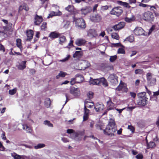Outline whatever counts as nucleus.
<instances>
[{
  "mask_svg": "<svg viewBox=\"0 0 159 159\" xmlns=\"http://www.w3.org/2000/svg\"><path fill=\"white\" fill-rule=\"evenodd\" d=\"M143 19L145 20L152 22L153 21L154 17L152 12L147 11L144 13Z\"/></svg>",
  "mask_w": 159,
  "mask_h": 159,
  "instance_id": "nucleus-3",
  "label": "nucleus"
},
{
  "mask_svg": "<svg viewBox=\"0 0 159 159\" xmlns=\"http://www.w3.org/2000/svg\"><path fill=\"white\" fill-rule=\"evenodd\" d=\"M108 79L109 81L113 84H118L117 77L114 74L110 75Z\"/></svg>",
  "mask_w": 159,
  "mask_h": 159,
  "instance_id": "nucleus-7",
  "label": "nucleus"
},
{
  "mask_svg": "<svg viewBox=\"0 0 159 159\" xmlns=\"http://www.w3.org/2000/svg\"><path fill=\"white\" fill-rule=\"evenodd\" d=\"M154 27L153 26H152L149 30V32H148V35L150 34L154 30Z\"/></svg>",
  "mask_w": 159,
  "mask_h": 159,
  "instance_id": "nucleus-59",
  "label": "nucleus"
},
{
  "mask_svg": "<svg viewBox=\"0 0 159 159\" xmlns=\"http://www.w3.org/2000/svg\"><path fill=\"white\" fill-rule=\"evenodd\" d=\"M26 61H22L21 63L17 66L18 68L20 70H23L26 67L25 64Z\"/></svg>",
  "mask_w": 159,
  "mask_h": 159,
  "instance_id": "nucleus-27",
  "label": "nucleus"
},
{
  "mask_svg": "<svg viewBox=\"0 0 159 159\" xmlns=\"http://www.w3.org/2000/svg\"><path fill=\"white\" fill-rule=\"evenodd\" d=\"M130 94L131 97L133 98H134L136 96V94L134 92H130Z\"/></svg>",
  "mask_w": 159,
  "mask_h": 159,
  "instance_id": "nucleus-62",
  "label": "nucleus"
},
{
  "mask_svg": "<svg viewBox=\"0 0 159 159\" xmlns=\"http://www.w3.org/2000/svg\"><path fill=\"white\" fill-rule=\"evenodd\" d=\"M98 6V4H95L93 7V11L95 12L97 10V8Z\"/></svg>",
  "mask_w": 159,
  "mask_h": 159,
  "instance_id": "nucleus-63",
  "label": "nucleus"
},
{
  "mask_svg": "<svg viewBox=\"0 0 159 159\" xmlns=\"http://www.w3.org/2000/svg\"><path fill=\"white\" fill-rule=\"evenodd\" d=\"M143 72V70L142 69H138L135 70V73L136 74H141Z\"/></svg>",
  "mask_w": 159,
  "mask_h": 159,
  "instance_id": "nucleus-49",
  "label": "nucleus"
},
{
  "mask_svg": "<svg viewBox=\"0 0 159 159\" xmlns=\"http://www.w3.org/2000/svg\"><path fill=\"white\" fill-rule=\"evenodd\" d=\"M128 129H129L133 133L134 131V127L132 125H128Z\"/></svg>",
  "mask_w": 159,
  "mask_h": 159,
  "instance_id": "nucleus-53",
  "label": "nucleus"
},
{
  "mask_svg": "<svg viewBox=\"0 0 159 159\" xmlns=\"http://www.w3.org/2000/svg\"><path fill=\"white\" fill-rule=\"evenodd\" d=\"M98 35L97 31L94 29H91L87 31V36L90 38L95 37Z\"/></svg>",
  "mask_w": 159,
  "mask_h": 159,
  "instance_id": "nucleus-9",
  "label": "nucleus"
},
{
  "mask_svg": "<svg viewBox=\"0 0 159 159\" xmlns=\"http://www.w3.org/2000/svg\"><path fill=\"white\" fill-rule=\"evenodd\" d=\"M84 113L83 116V121H85L89 117V110L86 108L84 107Z\"/></svg>",
  "mask_w": 159,
  "mask_h": 159,
  "instance_id": "nucleus-21",
  "label": "nucleus"
},
{
  "mask_svg": "<svg viewBox=\"0 0 159 159\" xmlns=\"http://www.w3.org/2000/svg\"><path fill=\"white\" fill-rule=\"evenodd\" d=\"M84 80V78L82 76L80 75H76L75 78H73L71 79L70 81V84L71 85H73L76 82L80 83L81 82Z\"/></svg>",
  "mask_w": 159,
  "mask_h": 159,
  "instance_id": "nucleus-5",
  "label": "nucleus"
},
{
  "mask_svg": "<svg viewBox=\"0 0 159 159\" xmlns=\"http://www.w3.org/2000/svg\"><path fill=\"white\" fill-rule=\"evenodd\" d=\"M61 14V12L58 11L57 12L52 11L50 12L48 17V18L51 17L53 16H60Z\"/></svg>",
  "mask_w": 159,
  "mask_h": 159,
  "instance_id": "nucleus-22",
  "label": "nucleus"
},
{
  "mask_svg": "<svg viewBox=\"0 0 159 159\" xmlns=\"http://www.w3.org/2000/svg\"><path fill=\"white\" fill-rule=\"evenodd\" d=\"M117 58V56L116 55L111 56L110 58V61L111 62H113L114 61L116 60Z\"/></svg>",
  "mask_w": 159,
  "mask_h": 159,
  "instance_id": "nucleus-44",
  "label": "nucleus"
},
{
  "mask_svg": "<svg viewBox=\"0 0 159 159\" xmlns=\"http://www.w3.org/2000/svg\"><path fill=\"white\" fill-rule=\"evenodd\" d=\"M117 131L116 126L114 119H110L106 128L103 130L104 133L110 136H114V133Z\"/></svg>",
  "mask_w": 159,
  "mask_h": 159,
  "instance_id": "nucleus-1",
  "label": "nucleus"
},
{
  "mask_svg": "<svg viewBox=\"0 0 159 159\" xmlns=\"http://www.w3.org/2000/svg\"><path fill=\"white\" fill-rule=\"evenodd\" d=\"M92 8L90 7H83L81 10V14L85 15L90 13L92 11Z\"/></svg>",
  "mask_w": 159,
  "mask_h": 159,
  "instance_id": "nucleus-10",
  "label": "nucleus"
},
{
  "mask_svg": "<svg viewBox=\"0 0 159 159\" xmlns=\"http://www.w3.org/2000/svg\"><path fill=\"white\" fill-rule=\"evenodd\" d=\"M73 41L72 40H70V43H69L68 45L65 48H70L71 47L73 46Z\"/></svg>",
  "mask_w": 159,
  "mask_h": 159,
  "instance_id": "nucleus-48",
  "label": "nucleus"
},
{
  "mask_svg": "<svg viewBox=\"0 0 159 159\" xmlns=\"http://www.w3.org/2000/svg\"><path fill=\"white\" fill-rule=\"evenodd\" d=\"M59 36L58 33L55 32H52L50 34L49 37L51 39H54L58 38Z\"/></svg>",
  "mask_w": 159,
  "mask_h": 159,
  "instance_id": "nucleus-25",
  "label": "nucleus"
},
{
  "mask_svg": "<svg viewBox=\"0 0 159 159\" xmlns=\"http://www.w3.org/2000/svg\"><path fill=\"white\" fill-rule=\"evenodd\" d=\"M155 146V144L153 142H150L147 144V149L152 148Z\"/></svg>",
  "mask_w": 159,
  "mask_h": 159,
  "instance_id": "nucleus-32",
  "label": "nucleus"
},
{
  "mask_svg": "<svg viewBox=\"0 0 159 159\" xmlns=\"http://www.w3.org/2000/svg\"><path fill=\"white\" fill-rule=\"evenodd\" d=\"M65 9L70 13L74 14L75 10L74 7L72 5H69L68 7H66Z\"/></svg>",
  "mask_w": 159,
  "mask_h": 159,
  "instance_id": "nucleus-24",
  "label": "nucleus"
},
{
  "mask_svg": "<svg viewBox=\"0 0 159 159\" xmlns=\"http://www.w3.org/2000/svg\"><path fill=\"white\" fill-rule=\"evenodd\" d=\"M66 41V37L64 36H62L59 38V43L61 44H62L64 43Z\"/></svg>",
  "mask_w": 159,
  "mask_h": 159,
  "instance_id": "nucleus-34",
  "label": "nucleus"
},
{
  "mask_svg": "<svg viewBox=\"0 0 159 159\" xmlns=\"http://www.w3.org/2000/svg\"><path fill=\"white\" fill-rule=\"evenodd\" d=\"M11 156L14 159H20L21 158V156L16 154L15 153L11 154Z\"/></svg>",
  "mask_w": 159,
  "mask_h": 159,
  "instance_id": "nucleus-39",
  "label": "nucleus"
},
{
  "mask_svg": "<svg viewBox=\"0 0 159 159\" xmlns=\"http://www.w3.org/2000/svg\"><path fill=\"white\" fill-rule=\"evenodd\" d=\"M43 21V19L41 16L36 15L34 18V24L35 25H38Z\"/></svg>",
  "mask_w": 159,
  "mask_h": 159,
  "instance_id": "nucleus-18",
  "label": "nucleus"
},
{
  "mask_svg": "<svg viewBox=\"0 0 159 159\" xmlns=\"http://www.w3.org/2000/svg\"><path fill=\"white\" fill-rule=\"evenodd\" d=\"M134 34L136 35H142L144 34L143 29L140 27H137L134 30Z\"/></svg>",
  "mask_w": 159,
  "mask_h": 159,
  "instance_id": "nucleus-13",
  "label": "nucleus"
},
{
  "mask_svg": "<svg viewBox=\"0 0 159 159\" xmlns=\"http://www.w3.org/2000/svg\"><path fill=\"white\" fill-rule=\"evenodd\" d=\"M69 94L68 93H66L65 94L66 97V102L65 103V104L69 100V98H70V96H69Z\"/></svg>",
  "mask_w": 159,
  "mask_h": 159,
  "instance_id": "nucleus-57",
  "label": "nucleus"
},
{
  "mask_svg": "<svg viewBox=\"0 0 159 159\" xmlns=\"http://www.w3.org/2000/svg\"><path fill=\"white\" fill-rule=\"evenodd\" d=\"M45 103L46 106L48 107H49L51 103L50 99L49 98H46L45 99Z\"/></svg>",
  "mask_w": 159,
  "mask_h": 159,
  "instance_id": "nucleus-38",
  "label": "nucleus"
},
{
  "mask_svg": "<svg viewBox=\"0 0 159 159\" xmlns=\"http://www.w3.org/2000/svg\"><path fill=\"white\" fill-rule=\"evenodd\" d=\"M117 52L118 53L124 54L125 52L123 48H120L118 49Z\"/></svg>",
  "mask_w": 159,
  "mask_h": 159,
  "instance_id": "nucleus-47",
  "label": "nucleus"
},
{
  "mask_svg": "<svg viewBox=\"0 0 159 159\" xmlns=\"http://www.w3.org/2000/svg\"><path fill=\"white\" fill-rule=\"evenodd\" d=\"M66 75V73L61 71L56 76V78L57 79H59L60 77H64Z\"/></svg>",
  "mask_w": 159,
  "mask_h": 159,
  "instance_id": "nucleus-31",
  "label": "nucleus"
},
{
  "mask_svg": "<svg viewBox=\"0 0 159 159\" xmlns=\"http://www.w3.org/2000/svg\"><path fill=\"white\" fill-rule=\"evenodd\" d=\"M70 55H67V57L65 58H64L62 60H61L59 61L61 62H65V61H68L69 58L70 57Z\"/></svg>",
  "mask_w": 159,
  "mask_h": 159,
  "instance_id": "nucleus-45",
  "label": "nucleus"
},
{
  "mask_svg": "<svg viewBox=\"0 0 159 159\" xmlns=\"http://www.w3.org/2000/svg\"><path fill=\"white\" fill-rule=\"evenodd\" d=\"M45 146V145L43 143H39L37 145L35 146L34 148L36 149H37L41 148H43Z\"/></svg>",
  "mask_w": 159,
  "mask_h": 159,
  "instance_id": "nucleus-37",
  "label": "nucleus"
},
{
  "mask_svg": "<svg viewBox=\"0 0 159 159\" xmlns=\"http://www.w3.org/2000/svg\"><path fill=\"white\" fill-rule=\"evenodd\" d=\"M147 78L148 83L151 85H154L156 81V78L155 75L148 73L147 74Z\"/></svg>",
  "mask_w": 159,
  "mask_h": 159,
  "instance_id": "nucleus-4",
  "label": "nucleus"
},
{
  "mask_svg": "<svg viewBox=\"0 0 159 159\" xmlns=\"http://www.w3.org/2000/svg\"><path fill=\"white\" fill-rule=\"evenodd\" d=\"M128 88H127L126 87L124 86L122 90V91L124 92H127L128 91Z\"/></svg>",
  "mask_w": 159,
  "mask_h": 159,
  "instance_id": "nucleus-64",
  "label": "nucleus"
},
{
  "mask_svg": "<svg viewBox=\"0 0 159 159\" xmlns=\"http://www.w3.org/2000/svg\"><path fill=\"white\" fill-rule=\"evenodd\" d=\"M1 137L2 139L4 140H5L6 139V138L5 135V133L4 132H3L2 134Z\"/></svg>",
  "mask_w": 159,
  "mask_h": 159,
  "instance_id": "nucleus-60",
  "label": "nucleus"
},
{
  "mask_svg": "<svg viewBox=\"0 0 159 159\" xmlns=\"http://www.w3.org/2000/svg\"><path fill=\"white\" fill-rule=\"evenodd\" d=\"M91 20L94 22H98L102 19L101 16L98 14H96L94 16L90 17Z\"/></svg>",
  "mask_w": 159,
  "mask_h": 159,
  "instance_id": "nucleus-15",
  "label": "nucleus"
},
{
  "mask_svg": "<svg viewBox=\"0 0 159 159\" xmlns=\"http://www.w3.org/2000/svg\"><path fill=\"white\" fill-rule=\"evenodd\" d=\"M135 157L137 159H142L143 157V156L142 154H139L135 156Z\"/></svg>",
  "mask_w": 159,
  "mask_h": 159,
  "instance_id": "nucleus-54",
  "label": "nucleus"
},
{
  "mask_svg": "<svg viewBox=\"0 0 159 159\" xmlns=\"http://www.w3.org/2000/svg\"><path fill=\"white\" fill-rule=\"evenodd\" d=\"M16 88H15L12 89L10 90L9 91V94L10 95H14L16 92Z\"/></svg>",
  "mask_w": 159,
  "mask_h": 159,
  "instance_id": "nucleus-43",
  "label": "nucleus"
},
{
  "mask_svg": "<svg viewBox=\"0 0 159 159\" xmlns=\"http://www.w3.org/2000/svg\"><path fill=\"white\" fill-rule=\"evenodd\" d=\"M118 3L119 4L124 6L126 7H127L128 5V4L127 3L123 2L120 1H118Z\"/></svg>",
  "mask_w": 159,
  "mask_h": 159,
  "instance_id": "nucleus-42",
  "label": "nucleus"
},
{
  "mask_svg": "<svg viewBox=\"0 0 159 159\" xmlns=\"http://www.w3.org/2000/svg\"><path fill=\"white\" fill-rule=\"evenodd\" d=\"M125 25V23L124 22H120L117 24H116L112 28L116 31L119 30L123 28Z\"/></svg>",
  "mask_w": 159,
  "mask_h": 159,
  "instance_id": "nucleus-12",
  "label": "nucleus"
},
{
  "mask_svg": "<svg viewBox=\"0 0 159 159\" xmlns=\"http://www.w3.org/2000/svg\"><path fill=\"white\" fill-rule=\"evenodd\" d=\"M146 94V93L145 92H141L138 94V96L139 98L147 100V98L145 97Z\"/></svg>",
  "mask_w": 159,
  "mask_h": 159,
  "instance_id": "nucleus-29",
  "label": "nucleus"
},
{
  "mask_svg": "<svg viewBox=\"0 0 159 159\" xmlns=\"http://www.w3.org/2000/svg\"><path fill=\"white\" fill-rule=\"evenodd\" d=\"M61 140L65 143H66L69 142V140L67 138H61Z\"/></svg>",
  "mask_w": 159,
  "mask_h": 159,
  "instance_id": "nucleus-58",
  "label": "nucleus"
},
{
  "mask_svg": "<svg viewBox=\"0 0 159 159\" xmlns=\"http://www.w3.org/2000/svg\"><path fill=\"white\" fill-rule=\"evenodd\" d=\"M108 8L107 6H102L101 7V9L102 11H104L107 10Z\"/></svg>",
  "mask_w": 159,
  "mask_h": 159,
  "instance_id": "nucleus-55",
  "label": "nucleus"
},
{
  "mask_svg": "<svg viewBox=\"0 0 159 159\" xmlns=\"http://www.w3.org/2000/svg\"><path fill=\"white\" fill-rule=\"evenodd\" d=\"M125 40L128 41L130 43H132L134 41V37L133 35H131L127 38Z\"/></svg>",
  "mask_w": 159,
  "mask_h": 159,
  "instance_id": "nucleus-35",
  "label": "nucleus"
},
{
  "mask_svg": "<svg viewBox=\"0 0 159 159\" xmlns=\"http://www.w3.org/2000/svg\"><path fill=\"white\" fill-rule=\"evenodd\" d=\"M135 19L134 16H132L131 17L129 18L126 17L125 18V20L127 22H131L134 20Z\"/></svg>",
  "mask_w": 159,
  "mask_h": 159,
  "instance_id": "nucleus-33",
  "label": "nucleus"
},
{
  "mask_svg": "<svg viewBox=\"0 0 159 159\" xmlns=\"http://www.w3.org/2000/svg\"><path fill=\"white\" fill-rule=\"evenodd\" d=\"M0 50L2 51L3 52L5 51V49L3 46L1 44H0Z\"/></svg>",
  "mask_w": 159,
  "mask_h": 159,
  "instance_id": "nucleus-61",
  "label": "nucleus"
},
{
  "mask_svg": "<svg viewBox=\"0 0 159 159\" xmlns=\"http://www.w3.org/2000/svg\"><path fill=\"white\" fill-rule=\"evenodd\" d=\"M70 93L75 96H79L80 94V91L79 89L72 87L70 90Z\"/></svg>",
  "mask_w": 159,
  "mask_h": 159,
  "instance_id": "nucleus-11",
  "label": "nucleus"
},
{
  "mask_svg": "<svg viewBox=\"0 0 159 159\" xmlns=\"http://www.w3.org/2000/svg\"><path fill=\"white\" fill-rule=\"evenodd\" d=\"M16 45L17 46L20 48L21 47V40L20 39H17L16 40Z\"/></svg>",
  "mask_w": 159,
  "mask_h": 159,
  "instance_id": "nucleus-46",
  "label": "nucleus"
},
{
  "mask_svg": "<svg viewBox=\"0 0 159 159\" xmlns=\"http://www.w3.org/2000/svg\"><path fill=\"white\" fill-rule=\"evenodd\" d=\"M44 125H47L50 127H53V124L50 123V121L47 120L44 121L43 122Z\"/></svg>",
  "mask_w": 159,
  "mask_h": 159,
  "instance_id": "nucleus-36",
  "label": "nucleus"
},
{
  "mask_svg": "<svg viewBox=\"0 0 159 159\" xmlns=\"http://www.w3.org/2000/svg\"><path fill=\"white\" fill-rule=\"evenodd\" d=\"M124 85L123 84H120L116 88V89L118 91L122 90L123 89Z\"/></svg>",
  "mask_w": 159,
  "mask_h": 159,
  "instance_id": "nucleus-52",
  "label": "nucleus"
},
{
  "mask_svg": "<svg viewBox=\"0 0 159 159\" xmlns=\"http://www.w3.org/2000/svg\"><path fill=\"white\" fill-rule=\"evenodd\" d=\"M34 33L32 30H29L27 32V40H30L32 39L33 35Z\"/></svg>",
  "mask_w": 159,
  "mask_h": 159,
  "instance_id": "nucleus-23",
  "label": "nucleus"
},
{
  "mask_svg": "<svg viewBox=\"0 0 159 159\" xmlns=\"http://www.w3.org/2000/svg\"><path fill=\"white\" fill-rule=\"evenodd\" d=\"M70 22L68 21H65L63 23V27L65 29H66L69 27L70 25Z\"/></svg>",
  "mask_w": 159,
  "mask_h": 159,
  "instance_id": "nucleus-40",
  "label": "nucleus"
},
{
  "mask_svg": "<svg viewBox=\"0 0 159 159\" xmlns=\"http://www.w3.org/2000/svg\"><path fill=\"white\" fill-rule=\"evenodd\" d=\"M47 23L46 22H43L41 28L42 30H44L46 28Z\"/></svg>",
  "mask_w": 159,
  "mask_h": 159,
  "instance_id": "nucleus-51",
  "label": "nucleus"
},
{
  "mask_svg": "<svg viewBox=\"0 0 159 159\" xmlns=\"http://www.w3.org/2000/svg\"><path fill=\"white\" fill-rule=\"evenodd\" d=\"M147 100L139 98L137 101V104L139 106H143L146 104Z\"/></svg>",
  "mask_w": 159,
  "mask_h": 159,
  "instance_id": "nucleus-19",
  "label": "nucleus"
},
{
  "mask_svg": "<svg viewBox=\"0 0 159 159\" xmlns=\"http://www.w3.org/2000/svg\"><path fill=\"white\" fill-rule=\"evenodd\" d=\"M93 93L91 91L89 92L87 94L88 97L90 99H91L93 97Z\"/></svg>",
  "mask_w": 159,
  "mask_h": 159,
  "instance_id": "nucleus-50",
  "label": "nucleus"
},
{
  "mask_svg": "<svg viewBox=\"0 0 159 159\" xmlns=\"http://www.w3.org/2000/svg\"><path fill=\"white\" fill-rule=\"evenodd\" d=\"M74 22L75 23L76 27L79 29H84L86 28L84 20L82 18H74Z\"/></svg>",
  "mask_w": 159,
  "mask_h": 159,
  "instance_id": "nucleus-2",
  "label": "nucleus"
},
{
  "mask_svg": "<svg viewBox=\"0 0 159 159\" xmlns=\"http://www.w3.org/2000/svg\"><path fill=\"white\" fill-rule=\"evenodd\" d=\"M23 129L24 130H25L27 132L31 133L32 132V129L31 128L28 126L26 124L22 125Z\"/></svg>",
  "mask_w": 159,
  "mask_h": 159,
  "instance_id": "nucleus-28",
  "label": "nucleus"
},
{
  "mask_svg": "<svg viewBox=\"0 0 159 159\" xmlns=\"http://www.w3.org/2000/svg\"><path fill=\"white\" fill-rule=\"evenodd\" d=\"M94 105L93 102H88L87 101H85L84 103V107H88L91 108Z\"/></svg>",
  "mask_w": 159,
  "mask_h": 159,
  "instance_id": "nucleus-30",
  "label": "nucleus"
},
{
  "mask_svg": "<svg viewBox=\"0 0 159 159\" xmlns=\"http://www.w3.org/2000/svg\"><path fill=\"white\" fill-rule=\"evenodd\" d=\"M89 83L90 85H99L100 84V81L99 79H93L91 78Z\"/></svg>",
  "mask_w": 159,
  "mask_h": 159,
  "instance_id": "nucleus-20",
  "label": "nucleus"
},
{
  "mask_svg": "<svg viewBox=\"0 0 159 159\" xmlns=\"http://www.w3.org/2000/svg\"><path fill=\"white\" fill-rule=\"evenodd\" d=\"M99 80L100 81V84L102 83V85L105 87H107L108 86V83L107 80L104 77H102L99 79Z\"/></svg>",
  "mask_w": 159,
  "mask_h": 159,
  "instance_id": "nucleus-26",
  "label": "nucleus"
},
{
  "mask_svg": "<svg viewBox=\"0 0 159 159\" xmlns=\"http://www.w3.org/2000/svg\"><path fill=\"white\" fill-rule=\"evenodd\" d=\"M107 110H110L114 109L115 108V105L111 100L110 98H109V100L107 102Z\"/></svg>",
  "mask_w": 159,
  "mask_h": 159,
  "instance_id": "nucleus-17",
  "label": "nucleus"
},
{
  "mask_svg": "<svg viewBox=\"0 0 159 159\" xmlns=\"http://www.w3.org/2000/svg\"><path fill=\"white\" fill-rule=\"evenodd\" d=\"M86 41L84 39L82 38H79L77 39L75 41V44L78 46H80L84 45Z\"/></svg>",
  "mask_w": 159,
  "mask_h": 159,
  "instance_id": "nucleus-14",
  "label": "nucleus"
},
{
  "mask_svg": "<svg viewBox=\"0 0 159 159\" xmlns=\"http://www.w3.org/2000/svg\"><path fill=\"white\" fill-rule=\"evenodd\" d=\"M84 134V132L83 131H78L70 135L71 136L73 135L75 136L74 139L76 140H79L81 139L82 136H83Z\"/></svg>",
  "mask_w": 159,
  "mask_h": 159,
  "instance_id": "nucleus-8",
  "label": "nucleus"
},
{
  "mask_svg": "<svg viewBox=\"0 0 159 159\" xmlns=\"http://www.w3.org/2000/svg\"><path fill=\"white\" fill-rule=\"evenodd\" d=\"M123 10L120 7H114L110 11L111 14L115 15L117 16H120L122 13Z\"/></svg>",
  "mask_w": 159,
  "mask_h": 159,
  "instance_id": "nucleus-6",
  "label": "nucleus"
},
{
  "mask_svg": "<svg viewBox=\"0 0 159 159\" xmlns=\"http://www.w3.org/2000/svg\"><path fill=\"white\" fill-rule=\"evenodd\" d=\"M112 38L114 39L118 40L119 39V37L118 34L116 33H113L111 35Z\"/></svg>",
  "mask_w": 159,
  "mask_h": 159,
  "instance_id": "nucleus-41",
  "label": "nucleus"
},
{
  "mask_svg": "<svg viewBox=\"0 0 159 159\" xmlns=\"http://www.w3.org/2000/svg\"><path fill=\"white\" fill-rule=\"evenodd\" d=\"M94 108L96 111L98 112L103 110L104 108V106L102 103H97L94 105Z\"/></svg>",
  "mask_w": 159,
  "mask_h": 159,
  "instance_id": "nucleus-16",
  "label": "nucleus"
},
{
  "mask_svg": "<svg viewBox=\"0 0 159 159\" xmlns=\"http://www.w3.org/2000/svg\"><path fill=\"white\" fill-rule=\"evenodd\" d=\"M22 145L25 146L26 148L29 149H32L33 148V146L32 145H28L26 144H22Z\"/></svg>",
  "mask_w": 159,
  "mask_h": 159,
  "instance_id": "nucleus-56",
  "label": "nucleus"
}]
</instances>
